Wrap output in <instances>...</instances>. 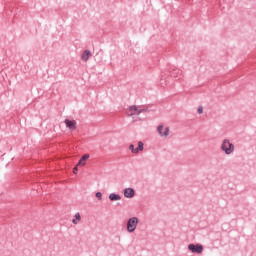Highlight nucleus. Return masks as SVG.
I'll return each mask as SVG.
<instances>
[{"label": "nucleus", "instance_id": "1", "mask_svg": "<svg viewBox=\"0 0 256 256\" xmlns=\"http://www.w3.org/2000/svg\"><path fill=\"white\" fill-rule=\"evenodd\" d=\"M220 149L225 155H232V153H235V145L231 143L229 139H224L222 141Z\"/></svg>", "mask_w": 256, "mask_h": 256}, {"label": "nucleus", "instance_id": "2", "mask_svg": "<svg viewBox=\"0 0 256 256\" xmlns=\"http://www.w3.org/2000/svg\"><path fill=\"white\" fill-rule=\"evenodd\" d=\"M137 225H139V218L135 216L129 218L126 224L127 232L134 233V231L137 229Z\"/></svg>", "mask_w": 256, "mask_h": 256}, {"label": "nucleus", "instance_id": "3", "mask_svg": "<svg viewBox=\"0 0 256 256\" xmlns=\"http://www.w3.org/2000/svg\"><path fill=\"white\" fill-rule=\"evenodd\" d=\"M147 108H142L139 109V107H137V105H132L128 108V115L130 117H133V115H141V113H146Z\"/></svg>", "mask_w": 256, "mask_h": 256}, {"label": "nucleus", "instance_id": "4", "mask_svg": "<svg viewBox=\"0 0 256 256\" xmlns=\"http://www.w3.org/2000/svg\"><path fill=\"white\" fill-rule=\"evenodd\" d=\"M188 249L192 253H198V254L203 253V245L201 244H189Z\"/></svg>", "mask_w": 256, "mask_h": 256}, {"label": "nucleus", "instance_id": "5", "mask_svg": "<svg viewBox=\"0 0 256 256\" xmlns=\"http://www.w3.org/2000/svg\"><path fill=\"white\" fill-rule=\"evenodd\" d=\"M158 135L161 137H169V127H164L163 124H160L157 127Z\"/></svg>", "mask_w": 256, "mask_h": 256}, {"label": "nucleus", "instance_id": "6", "mask_svg": "<svg viewBox=\"0 0 256 256\" xmlns=\"http://www.w3.org/2000/svg\"><path fill=\"white\" fill-rule=\"evenodd\" d=\"M64 123L67 129H69L70 131H75V129H77V121L75 120L66 119Z\"/></svg>", "mask_w": 256, "mask_h": 256}, {"label": "nucleus", "instance_id": "7", "mask_svg": "<svg viewBox=\"0 0 256 256\" xmlns=\"http://www.w3.org/2000/svg\"><path fill=\"white\" fill-rule=\"evenodd\" d=\"M124 197H126V199H133V197H135V189L125 188L124 189Z\"/></svg>", "mask_w": 256, "mask_h": 256}, {"label": "nucleus", "instance_id": "8", "mask_svg": "<svg viewBox=\"0 0 256 256\" xmlns=\"http://www.w3.org/2000/svg\"><path fill=\"white\" fill-rule=\"evenodd\" d=\"M170 76L174 77L175 79H181V77L183 76V71H181L179 68H175L170 71Z\"/></svg>", "mask_w": 256, "mask_h": 256}, {"label": "nucleus", "instance_id": "9", "mask_svg": "<svg viewBox=\"0 0 256 256\" xmlns=\"http://www.w3.org/2000/svg\"><path fill=\"white\" fill-rule=\"evenodd\" d=\"M89 57H91V51L90 50H85L81 55L82 61H89Z\"/></svg>", "mask_w": 256, "mask_h": 256}, {"label": "nucleus", "instance_id": "10", "mask_svg": "<svg viewBox=\"0 0 256 256\" xmlns=\"http://www.w3.org/2000/svg\"><path fill=\"white\" fill-rule=\"evenodd\" d=\"M109 199H110V201H121V195L111 193V194H109Z\"/></svg>", "mask_w": 256, "mask_h": 256}, {"label": "nucleus", "instance_id": "11", "mask_svg": "<svg viewBox=\"0 0 256 256\" xmlns=\"http://www.w3.org/2000/svg\"><path fill=\"white\" fill-rule=\"evenodd\" d=\"M87 159H89V154H84L77 165L85 166V162L87 161Z\"/></svg>", "mask_w": 256, "mask_h": 256}, {"label": "nucleus", "instance_id": "12", "mask_svg": "<svg viewBox=\"0 0 256 256\" xmlns=\"http://www.w3.org/2000/svg\"><path fill=\"white\" fill-rule=\"evenodd\" d=\"M74 217H75V219L72 220V223L74 225H78L79 221H81V214L79 212H77Z\"/></svg>", "mask_w": 256, "mask_h": 256}, {"label": "nucleus", "instance_id": "13", "mask_svg": "<svg viewBox=\"0 0 256 256\" xmlns=\"http://www.w3.org/2000/svg\"><path fill=\"white\" fill-rule=\"evenodd\" d=\"M144 144L142 141L138 142V147L136 148V154L139 153V151H143Z\"/></svg>", "mask_w": 256, "mask_h": 256}, {"label": "nucleus", "instance_id": "14", "mask_svg": "<svg viewBox=\"0 0 256 256\" xmlns=\"http://www.w3.org/2000/svg\"><path fill=\"white\" fill-rule=\"evenodd\" d=\"M129 149L131 150V153L137 154V148H135V145L131 144Z\"/></svg>", "mask_w": 256, "mask_h": 256}, {"label": "nucleus", "instance_id": "15", "mask_svg": "<svg viewBox=\"0 0 256 256\" xmlns=\"http://www.w3.org/2000/svg\"><path fill=\"white\" fill-rule=\"evenodd\" d=\"M96 197L99 201H102L103 200V194L101 192H97L96 193Z\"/></svg>", "mask_w": 256, "mask_h": 256}, {"label": "nucleus", "instance_id": "16", "mask_svg": "<svg viewBox=\"0 0 256 256\" xmlns=\"http://www.w3.org/2000/svg\"><path fill=\"white\" fill-rule=\"evenodd\" d=\"M79 171V169L77 168V166L76 167H74V169H73V173L75 174V175H77V172Z\"/></svg>", "mask_w": 256, "mask_h": 256}, {"label": "nucleus", "instance_id": "17", "mask_svg": "<svg viewBox=\"0 0 256 256\" xmlns=\"http://www.w3.org/2000/svg\"><path fill=\"white\" fill-rule=\"evenodd\" d=\"M198 113L201 115V113H203V107H199L198 108Z\"/></svg>", "mask_w": 256, "mask_h": 256}]
</instances>
